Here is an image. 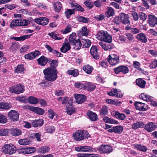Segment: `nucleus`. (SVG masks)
Returning <instances> with one entry per match:
<instances>
[{"mask_svg": "<svg viewBox=\"0 0 157 157\" xmlns=\"http://www.w3.org/2000/svg\"><path fill=\"white\" fill-rule=\"evenodd\" d=\"M71 49L70 44L67 43H63L62 47L60 48L61 51L63 53H65Z\"/></svg>", "mask_w": 157, "mask_h": 157, "instance_id": "5701e85b", "label": "nucleus"}, {"mask_svg": "<svg viewBox=\"0 0 157 157\" xmlns=\"http://www.w3.org/2000/svg\"><path fill=\"white\" fill-rule=\"evenodd\" d=\"M107 32L103 30L99 31L96 35V37L98 40H102L106 34L105 33Z\"/></svg>", "mask_w": 157, "mask_h": 157, "instance_id": "4c0bfd02", "label": "nucleus"}, {"mask_svg": "<svg viewBox=\"0 0 157 157\" xmlns=\"http://www.w3.org/2000/svg\"><path fill=\"white\" fill-rule=\"evenodd\" d=\"M80 32L82 35L86 36L89 33V30L86 27L83 26L81 28Z\"/></svg>", "mask_w": 157, "mask_h": 157, "instance_id": "bf43d9fd", "label": "nucleus"}, {"mask_svg": "<svg viewBox=\"0 0 157 157\" xmlns=\"http://www.w3.org/2000/svg\"><path fill=\"white\" fill-rule=\"evenodd\" d=\"M90 52L94 58L96 59H99V56L98 54V49L96 46H92L90 50Z\"/></svg>", "mask_w": 157, "mask_h": 157, "instance_id": "a211bd4d", "label": "nucleus"}, {"mask_svg": "<svg viewBox=\"0 0 157 157\" xmlns=\"http://www.w3.org/2000/svg\"><path fill=\"white\" fill-rule=\"evenodd\" d=\"M108 113V108L107 107L105 106H103L101 109L100 110V113L103 115H105L107 114Z\"/></svg>", "mask_w": 157, "mask_h": 157, "instance_id": "774afa93", "label": "nucleus"}, {"mask_svg": "<svg viewBox=\"0 0 157 157\" xmlns=\"http://www.w3.org/2000/svg\"><path fill=\"white\" fill-rule=\"evenodd\" d=\"M31 141L28 139H23L18 140L19 144L21 145H28L31 144Z\"/></svg>", "mask_w": 157, "mask_h": 157, "instance_id": "72a5a7b5", "label": "nucleus"}, {"mask_svg": "<svg viewBox=\"0 0 157 157\" xmlns=\"http://www.w3.org/2000/svg\"><path fill=\"white\" fill-rule=\"evenodd\" d=\"M73 136L75 140L80 141L88 138L89 137L90 135L86 131L80 130L74 133Z\"/></svg>", "mask_w": 157, "mask_h": 157, "instance_id": "7ed1b4c3", "label": "nucleus"}, {"mask_svg": "<svg viewBox=\"0 0 157 157\" xmlns=\"http://www.w3.org/2000/svg\"><path fill=\"white\" fill-rule=\"evenodd\" d=\"M144 123L141 122H137L134 123L132 126V129L136 130L138 128H141L144 127Z\"/></svg>", "mask_w": 157, "mask_h": 157, "instance_id": "2f4dec72", "label": "nucleus"}, {"mask_svg": "<svg viewBox=\"0 0 157 157\" xmlns=\"http://www.w3.org/2000/svg\"><path fill=\"white\" fill-rule=\"evenodd\" d=\"M71 5L72 7H75L74 10L75 9L76 10H79L82 12L84 11V9L83 8L78 4L75 2H72L71 4Z\"/></svg>", "mask_w": 157, "mask_h": 157, "instance_id": "49530a36", "label": "nucleus"}, {"mask_svg": "<svg viewBox=\"0 0 157 157\" xmlns=\"http://www.w3.org/2000/svg\"><path fill=\"white\" fill-rule=\"evenodd\" d=\"M114 22L118 24L120 22L124 25H129L130 24L129 20L127 15L124 13H121L118 16L114 18Z\"/></svg>", "mask_w": 157, "mask_h": 157, "instance_id": "f03ea898", "label": "nucleus"}, {"mask_svg": "<svg viewBox=\"0 0 157 157\" xmlns=\"http://www.w3.org/2000/svg\"><path fill=\"white\" fill-rule=\"evenodd\" d=\"M24 86L21 84L13 86L10 88V91L12 93L17 94L23 93L24 91Z\"/></svg>", "mask_w": 157, "mask_h": 157, "instance_id": "39448f33", "label": "nucleus"}, {"mask_svg": "<svg viewBox=\"0 0 157 157\" xmlns=\"http://www.w3.org/2000/svg\"><path fill=\"white\" fill-rule=\"evenodd\" d=\"M115 72L116 74H119L121 72L124 74H126L129 71V69L128 67L124 66H121L114 69Z\"/></svg>", "mask_w": 157, "mask_h": 157, "instance_id": "f8f14e48", "label": "nucleus"}, {"mask_svg": "<svg viewBox=\"0 0 157 157\" xmlns=\"http://www.w3.org/2000/svg\"><path fill=\"white\" fill-rule=\"evenodd\" d=\"M75 150L77 151L86 152H96V150L91 147L88 146H77L75 147Z\"/></svg>", "mask_w": 157, "mask_h": 157, "instance_id": "0eeeda50", "label": "nucleus"}, {"mask_svg": "<svg viewBox=\"0 0 157 157\" xmlns=\"http://www.w3.org/2000/svg\"><path fill=\"white\" fill-rule=\"evenodd\" d=\"M114 12L113 9L111 7H109L105 14L108 17L112 16L114 15Z\"/></svg>", "mask_w": 157, "mask_h": 157, "instance_id": "09e8293b", "label": "nucleus"}, {"mask_svg": "<svg viewBox=\"0 0 157 157\" xmlns=\"http://www.w3.org/2000/svg\"><path fill=\"white\" fill-rule=\"evenodd\" d=\"M74 96L76 102L78 104H82L83 103L86 99V96L84 95L75 94Z\"/></svg>", "mask_w": 157, "mask_h": 157, "instance_id": "ddd939ff", "label": "nucleus"}, {"mask_svg": "<svg viewBox=\"0 0 157 157\" xmlns=\"http://www.w3.org/2000/svg\"><path fill=\"white\" fill-rule=\"evenodd\" d=\"M55 11L57 12H59L62 7L61 3L59 2H55L53 4Z\"/></svg>", "mask_w": 157, "mask_h": 157, "instance_id": "7c9ffc66", "label": "nucleus"}, {"mask_svg": "<svg viewBox=\"0 0 157 157\" xmlns=\"http://www.w3.org/2000/svg\"><path fill=\"white\" fill-rule=\"evenodd\" d=\"M43 73L44 78L48 81L53 82L57 78L58 72L56 68L47 67L44 70Z\"/></svg>", "mask_w": 157, "mask_h": 157, "instance_id": "f257e3e1", "label": "nucleus"}, {"mask_svg": "<svg viewBox=\"0 0 157 157\" xmlns=\"http://www.w3.org/2000/svg\"><path fill=\"white\" fill-rule=\"evenodd\" d=\"M28 102L32 104H36L38 102V100L35 97L30 96L27 99Z\"/></svg>", "mask_w": 157, "mask_h": 157, "instance_id": "f704fd0d", "label": "nucleus"}, {"mask_svg": "<svg viewBox=\"0 0 157 157\" xmlns=\"http://www.w3.org/2000/svg\"><path fill=\"white\" fill-rule=\"evenodd\" d=\"M38 64L41 66H45L47 62V59L45 57L42 56L37 59Z\"/></svg>", "mask_w": 157, "mask_h": 157, "instance_id": "cd10ccee", "label": "nucleus"}, {"mask_svg": "<svg viewBox=\"0 0 157 157\" xmlns=\"http://www.w3.org/2000/svg\"><path fill=\"white\" fill-rule=\"evenodd\" d=\"M96 87L95 85L92 83L87 82L85 83V89L89 91H92Z\"/></svg>", "mask_w": 157, "mask_h": 157, "instance_id": "c85d7f7f", "label": "nucleus"}, {"mask_svg": "<svg viewBox=\"0 0 157 157\" xmlns=\"http://www.w3.org/2000/svg\"><path fill=\"white\" fill-rule=\"evenodd\" d=\"M149 24L151 27H154L157 24V18L154 15H149Z\"/></svg>", "mask_w": 157, "mask_h": 157, "instance_id": "dca6fc26", "label": "nucleus"}, {"mask_svg": "<svg viewBox=\"0 0 157 157\" xmlns=\"http://www.w3.org/2000/svg\"><path fill=\"white\" fill-rule=\"evenodd\" d=\"M33 111L40 115H43L44 113V111L43 109L35 107H34Z\"/></svg>", "mask_w": 157, "mask_h": 157, "instance_id": "de8ad7c7", "label": "nucleus"}, {"mask_svg": "<svg viewBox=\"0 0 157 157\" xmlns=\"http://www.w3.org/2000/svg\"><path fill=\"white\" fill-rule=\"evenodd\" d=\"M87 115L89 118L92 121H96L98 119L97 115L92 111H88L87 113Z\"/></svg>", "mask_w": 157, "mask_h": 157, "instance_id": "4be33fe9", "label": "nucleus"}, {"mask_svg": "<svg viewBox=\"0 0 157 157\" xmlns=\"http://www.w3.org/2000/svg\"><path fill=\"white\" fill-rule=\"evenodd\" d=\"M50 150V148L47 146H42L37 149V151L40 153L44 154L48 152Z\"/></svg>", "mask_w": 157, "mask_h": 157, "instance_id": "473e14b6", "label": "nucleus"}, {"mask_svg": "<svg viewBox=\"0 0 157 157\" xmlns=\"http://www.w3.org/2000/svg\"><path fill=\"white\" fill-rule=\"evenodd\" d=\"M36 151V149L35 147H29L19 149L17 151L20 154H29L35 152Z\"/></svg>", "mask_w": 157, "mask_h": 157, "instance_id": "1a4fd4ad", "label": "nucleus"}, {"mask_svg": "<svg viewBox=\"0 0 157 157\" xmlns=\"http://www.w3.org/2000/svg\"><path fill=\"white\" fill-rule=\"evenodd\" d=\"M77 18L78 21L85 23H88L90 21L88 18L82 16H78Z\"/></svg>", "mask_w": 157, "mask_h": 157, "instance_id": "680f3d73", "label": "nucleus"}, {"mask_svg": "<svg viewBox=\"0 0 157 157\" xmlns=\"http://www.w3.org/2000/svg\"><path fill=\"white\" fill-rule=\"evenodd\" d=\"M103 120L105 122L107 123H109L112 124H119V122L117 120H115L113 119L109 118L107 117H104Z\"/></svg>", "mask_w": 157, "mask_h": 157, "instance_id": "c756f323", "label": "nucleus"}, {"mask_svg": "<svg viewBox=\"0 0 157 157\" xmlns=\"http://www.w3.org/2000/svg\"><path fill=\"white\" fill-rule=\"evenodd\" d=\"M72 44L74 45V48L75 50L79 49L82 45L81 41L79 39L77 40Z\"/></svg>", "mask_w": 157, "mask_h": 157, "instance_id": "c03bdc74", "label": "nucleus"}, {"mask_svg": "<svg viewBox=\"0 0 157 157\" xmlns=\"http://www.w3.org/2000/svg\"><path fill=\"white\" fill-rule=\"evenodd\" d=\"M76 34L74 33H72L70 35L69 41L72 44L77 40H76Z\"/></svg>", "mask_w": 157, "mask_h": 157, "instance_id": "5fc2aeb1", "label": "nucleus"}, {"mask_svg": "<svg viewBox=\"0 0 157 157\" xmlns=\"http://www.w3.org/2000/svg\"><path fill=\"white\" fill-rule=\"evenodd\" d=\"M75 87L79 89H85V83L84 84L80 82H78L75 84Z\"/></svg>", "mask_w": 157, "mask_h": 157, "instance_id": "69168bd1", "label": "nucleus"}, {"mask_svg": "<svg viewBox=\"0 0 157 157\" xmlns=\"http://www.w3.org/2000/svg\"><path fill=\"white\" fill-rule=\"evenodd\" d=\"M108 94L111 96L119 98L122 97L123 95V94L121 93L120 90L116 89H112L110 92L108 93Z\"/></svg>", "mask_w": 157, "mask_h": 157, "instance_id": "4468645a", "label": "nucleus"}, {"mask_svg": "<svg viewBox=\"0 0 157 157\" xmlns=\"http://www.w3.org/2000/svg\"><path fill=\"white\" fill-rule=\"evenodd\" d=\"M12 107L11 104L7 102H0V109L4 110H8Z\"/></svg>", "mask_w": 157, "mask_h": 157, "instance_id": "b1692460", "label": "nucleus"}, {"mask_svg": "<svg viewBox=\"0 0 157 157\" xmlns=\"http://www.w3.org/2000/svg\"><path fill=\"white\" fill-rule=\"evenodd\" d=\"M78 157H98L97 154H91L84 153H79L77 154Z\"/></svg>", "mask_w": 157, "mask_h": 157, "instance_id": "c9c22d12", "label": "nucleus"}, {"mask_svg": "<svg viewBox=\"0 0 157 157\" xmlns=\"http://www.w3.org/2000/svg\"><path fill=\"white\" fill-rule=\"evenodd\" d=\"M148 102H150V104L154 107L157 106V102L154 100L153 98L152 97L148 96Z\"/></svg>", "mask_w": 157, "mask_h": 157, "instance_id": "864d4df0", "label": "nucleus"}, {"mask_svg": "<svg viewBox=\"0 0 157 157\" xmlns=\"http://www.w3.org/2000/svg\"><path fill=\"white\" fill-rule=\"evenodd\" d=\"M48 35L55 40H60L63 38V37L62 35L54 32L49 33Z\"/></svg>", "mask_w": 157, "mask_h": 157, "instance_id": "6ab92c4d", "label": "nucleus"}, {"mask_svg": "<svg viewBox=\"0 0 157 157\" xmlns=\"http://www.w3.org/2000/svg\"><path fill=\"white\" fill-rule=\"evenodd\" d=\"M82 42L83 44V47L85 48L89 47L91 44L90 41L88 39H82Z\"/></svg>", "mask_w": 157, "mask_h": 157, "instance_id": "ea45409f", "label": "nucleus"}, {"mask_svg": "<svg viewBox=\"0 0 157 157\" xmlns=\"http://www.w3.org/2000/svg\"><path fill=\"white\" fill-rule=\"evenodd\" d=\"M114 127L115 133L119 134L122 133L123 130V128L122 126L118 125Z\"/></svg>", "mask_w": 157, "mask_h": 157, "instance_id": "6e6d98bb", "label": "nucleus"}, {"mask_svg": "<svg viewBox=\"0 0 157 157\" xmlns=\"http://www.w3.org/2000/svg\"><path fill=\"white\" fill-rule=\"evenodd\" d=\"M105 33L106 34L102 40L106 42L110 43L112 41V38L111 36L107 32Z\"/></svg>", "mask_w": 157, "mask_h": 157, "instance_id": "13d9d810", "label": "nucleus"}, {"mask_svg": "<svg viewBox=\"0 0 157 157\" xmlns=\"http://www.w3.org/2000/svg\"><path fill=\"white\" fill-rule=\"evenodd\" d=\"M99 44L105 50H108L113 48V45L111 44H105L102 42H100Z\"/></svg>", "mask_w": 157, "mask_h": 157, "instance_id": "393cba45", "label": "nucleus"}, {"mask_svg": "<svg viewBox=\"0 0 157 157\" xmlns=\"http://www.w3.org/2000/svg\"><path fill=\"white\" fill-rule=\"evenodd\" d=\"M47 132L48 133H52L55 130V128L53 126H48L45 128Z\"/></svg>", "mask_w": 157, "mask_h": 157, "instance_id": "338daca9", "label": "nucleus"}, {"mask_svg": "<svg viewBox=\"0 0 157 157\" xmlns=\"http://www.w3.org/2000/svg\"><path fill=\"white\" fill-rule=\"evenodd\" d=\"M67 74L72 75L74 77L78 76L79 74L78 70L77 69L74 70H69L67 71Z\"/></svg>", "mask_w": 157, "mask_h": 157, "instance_id": "37998d69", "label": "nucleus"}, {"mask_svg": "<svg viewBox=\"0 0 157 157\" xmlns=\"http://www.w3.org/2000/svg\"><path fill=\"white\" fill-rule=\"evenodd\" d=\"M112 115L117 119L122 121L124 120L126 117L124 114L120 113L118 111H113L112 113Z\"/></svg>", "mask_w": 157, "mask_h": 157, "instance_id": "2eb2a0df", "label": "nucleus"}, {"mask_svg": "<svg viewBox=\"0 0 157 157\" xmlns=\"http://www.w3.org/2000/svg\"><path fill=\"white\" fill-rule=\"evenodd\" d=\"M8 116L9 119L13 121H17L19 118L18 113L14 110H11L8 113Z\"/></svg>", "mask_w": 157, "mask_h": 157, "instance_id": "9b49d317", "label": "nucleus"}, {"mask_svg": "<svg viewBox=\"0 0 157 157\" xmlns=\"http://www.w3.org/2000/svg\"><path fill=\"white\" fill-rule=\"evenodd\" d=\"M16 151L15 147L12 144L5 145L2 148V152L7 154H12Z\"/></svg>", "mask_w": 157, "mask_h": 157, "instance_id": "20e7f679", "label": "nucleus"}, {"mask_svg": "<svg viewBox=\"0 0 157 157\" xmlns=\"http://www.w3.org/2000/svg\"><path fill=\"white\" fill-rule=\"evenodd\" d=\"M35 22L38 25L45 26L48 24L49 22L48 18L45 17H40L34 19Z\"/></svg>", "mask_w": 157, "mask_h": 157, "instance_id": "9d476101", "label": "nucleus"}, {"mask_svg": "<svg viewBox=\"0 0 157 157\" xmlns=\"http://www.w3.org/2000/svg\"><path fill=\"white\" fill-rule=\"evenodd\" d=\"M108 60L110 64L113 66L117 64L120 61L119 56L115 54L109 55Z\"/></svg>", "mask_w": 157, "mask_h": 157, "instance_id": "6e6552de", "label": "nucleus"}, {"mask_svg": "<svg viewBox=\"0 0 157 157\" xmlns=\"http://www.w3.org/2000/svg\"><path fill=\"white\" fill-rule=\"evenodd\" d=\"M10 133L12 136H17L20 135L22 131L21 130L17 128H13L10 129Z\"/></svg>", "mask_w": 157, "mask_h": 157, "instance_id": "412c9836", "label": "nucleus"}, {"mask_svg": "<svg viewBox=\"0 0 157 157\" xmlns=\"http://www.w3.org/2000/svg\"><path fill=\"white\" fill-rule=\"evenodd\" d=\"M120 29L117 26H112L111 28L112 32L114 35H119L120 32Z\"/></svg>", "mask_w": 157, "mask_h": 157, "instance_id": "8fccbe9b", "label": "nucleus"}, {"mask_svg": "<svg viewBox=\"0 0 157 157\" xmlns=\"http://www.w3.org/2000/svg\"><path fill=\"white\" fill-rule=\"evenodd\" d=\"M24 70V66L22 65H18L15 69V72L17 73L22 72Z\"/></svg>", "mask_w": 157, "mask_h": 157, "instance_id": "052dcab7", "label": "nucleus"}, {"mask_svg": "<svg viewBox=\"0 0 157 157\" xmlns=\"http://www.w3.org/2000/svg\"><path fill=\"white\" fill-rule=\"evenodd\" d=\"M20 26H26L29 24V20L25 19H19Z\"/></svg>", "mask_w": 157, "mask_h": 157, "instance_id": "603ef678", "label": "nucleus"}, {"mask_svg": "<svg viewBox=\"0 0 157 157\" xmlns=\"http://www.w3.org/2000/svg\"><path fill=\"white\" fill-rule=\"evenodd\" d=\"M157 128V124L153 122L148 123V132H151Z\"/></svg>", "mask_w": 157, "mask_h": 157, "instance_id": "a878e982", "label": "nucleus"}, {"mask_svg": "<svg viewBox=\"0 0 157 157\" xmlns=\"http://www.w3.org/2000/svg\"><path fill=\"white\" fill-rule=\"evenodd\" d=\"M84 71L87 74H90L93 70V67L88 65L84 66L83 67Z\"/></svg>", "mask_w": 157, "mask_h": 157, "instance_id": "a18cd8bd", "label": "nucleus"}, {"mask_svg": "<svg viewBox=\"0 0 157 157\" xmlns=\"http://www.w3.org/2000/svg\"><path fill=\"white\" fill-rule=\"evenodd\" d=\"M44 123V121L42 119L35 120L33 121L32 125L33 127H36L38 126H41Z\"/></svg>", "mask_w": 157, "mask_h": 157, "instance_id": "e433bc0d", "label": "nucleus"}, {"mask_svg": "<svg viewBox=\"0 0 157 157\" xmlns=\"http://www.w3.org/2000/svg\"><path fill=\"white\" fill-rule=\"evenodd\" d=\"M97 149L101 153H109L113 151L111 147L108 145H102Z\"/></svg>", "mask_w": 157, "mask_h": 157, "instance_id": "423d86ee", "label": "nucleus"}, {"mask_svg": "<svg viewBox=\"0 0 157 157\" xmlns=\"http://www.w3.org/2000/svg\"><path fill=\"white\" fill-rule=\"evenodd\" d=\"M40 54L38 51H35L34 52H31L25 56V59H33Z\"/></svg>", "mask_w": 157, "mask_h": 157, "instance_id": "f3484780", "label": "nucleus"}, {"mask_svg": "<svg viewBox=\"0 0 157 157\" xmlns=\"http://www.w3.org/2000/svg\"><path fill=\"white\" fill-rule=\"evenodd\" d=\"M134 147L137 149L143 151H145L147 150L146 147L140 144H136L134 145Z\"/></svg>", "mask_w": 157, "mask_h": 157, "instance_id": "0e129e2a", "label": "nucleus"}, {"mask_svg": "<svg viewBox=\"0 0 157 157\" xmlns=\"http://www.w3.org/2000/svg\"><path fill=\"white\" fill-rule=\"evenodd\" d=\"M136 82L137 86L142 88H144L146 84L145 82L141 78L137 79Z\"/></svg>", "mask_w": 157, "mask_h": 157, "instance_id": "58836bf2", "label": "nucleus"}, {"mask_svg": "<svg viewBox=\"0 0 157 157\" xmlns=\"http://www.w3.org/2000/svg\"><path fill=\"white\" fill-rule=\"evenodd\" d=\"M30 36L29 35H25L21 36L19 37H15L13 39L17 41H24L25 40L29 38Z\"/></svg>", "mask_w": 157, "mask_h": 157, "instance_id": "3c124183", "label": "nucleus"}, {"mask_svg": "<svg viewBox=\"0 0 157 157\" xmlns=\"http://www.w3.org/2000/svg\"><path fill=\"white\" fill-rule=\"evenodd\" d=\"M48 117L51 119H52L54 117H56L57 118L58 116L56 114L52 109H49L48 111Z\"/></svg>", "mask_w": 157, "mask_h": 157, "instance_id": "e2e57ef3", "label": "nucleus"}, {"mask_svg": "<svg viewBox=\"0 0 157 157\" xmlns=\"http://www.w3.org/2000/svg\"><path fill=\"white\" fill-rule=\"evenodd\" d=\"M75 10L74 9H68L65 12V15L67 18H69L71 15L74 14Z\"/></svg>", "mask_w": 157, "mask_h": 157, "instance_id": "79ce46f5", "label": "nucleus"}, {"mask_svg": "<svg viewBox=\"0 0 157 157\" xmlns=\"http://www.w3.org/2000/svg\"><path fill=\"white\" fill-rule=\"evenodd\" d=\"M136 38L140 41L143 43H146L147 42V37L143 33H140L138 34L136 36Z\"/></svg>", "mask_w": 157, "mask_h": 157, "instance_id": "bb28decb", "label": "nucleus"}, {"mask_svg": "<svg viewBox=\"0 0 157 157\" xmlns=\"http://www.w3.org/2000/svg\"><path fill=\"white\" fill-rule=\"evenodd\" d=\"M145 104L140 102H136L135 103V106L136 109L144 111L146 109V106L145 107Z\"/></svg>", "mask_w": 157, "mask_h": 157, "instance_id": "aec40b11", "label": "nucleus"}, {"mask_svg": "<svg viewBox=\"0 0 157 157\" xmlns=\"http://www.w3.org/2000/svg\"><path fill=\"white\" fill-rule=\"evenodd\" d=\"M67 113L69 115H71L75 112V109L72 106V105H69V106L68 105H67V108L66 109Z\"/></svg>", "mask_w": 157, "mask_h": 157, "instance_id": "a19ab883", "label": "nucleus"}, {"mask_svg": "<svg viewBox=\"0 0 157 157\" xmlns=\"http://www.w3.org/2000/svg\"><path fill=\"white\" fill-rule=\"evenodd\" d=\"M19 19L13 20L11 22L10 27L11 28H13L17 26H20Z\"/></svg>", "mask_w": 157, "mask_h": 157, "instance_id": "4d7b16f0", "label": "nucleus"}]
</instances>
